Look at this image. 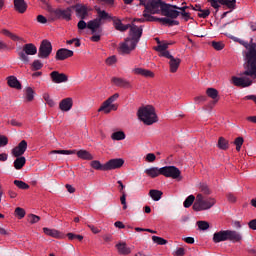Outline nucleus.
I'll use <instances>...</instances> for the list:
<instances>
[{"mask_svg":"<svg viewBox=\"0 0 256 256\" xmlns=\"http://www.w3.org/2000/svg\"><path fill=\"white\" fill-rule=\"evenodd\" d=\"M97 13L98 17L96 19L88 21V29H90L92 33L90 37L92 43H99V41H101V33H103V28H101V25H103L102 21L113 19L105 10L98 9Z\"/></svg>","mask_w":256,"mask_h":256,"instance_id":"obj_1","label":"nucleus"},{"mask_svg":"<svg viewBox=\"0 0 256 256\" xmlns=\"http://www.w3.org/2000/svg\"><path fill=\"white\" fill-rule=\"evenodd\" d=\"M165 2L162 0H140V5L145 7L143 11V17L146 18V21L153 22L157 21V18L152 15H159V13H163V6Z\"/></svg>","mask_w":256,"mask_h":256,"instance_id":"obj_2","label":"nucleus"},{"mask_svg":"<svg viewBox=\"0 0 256 256\" xmlns=\"http://www.w3.org/2000/svg\"><path fill=\"white\" fill-rule=\"evenodd\" d=\"M138 119L144 123V125H153V123H157V113H155V108L151 105H147L145 107L139 108Z\"/></svg>","mask_w":256,"mask_h":256,"instance_id":"obj_3","label":"nucleus"},{"mask_svg":"<svg viewBox=\"0 0 256 256\" xmlns=\"http://www.w3.org/2000/svg\"><path fill=\"white\" fill-rule=\"evenodd\" d=\"M215 203H217V200H215V198H205L203 194H197L192 209L194 211H207L211 209V207H214Z\"/></svg>","mask_w":256,"mask_h":256,"instance_id":"obj_4","label":"nucleus"},{"mask_svg":"<svg viewBox=\"0 0 256 256\" xmlns=\"http://www.w3.org/2000/svg\"><path fill=\"white\" fill-rule=\"evenodd\" d=\"M119 99V93H115L114 95L110 96L106 101L102 103L100 108L98 109V113H105L106 115H109L111 111H117L119 109L118 104H113L115 101Z\"/></svg>","mask_w":256,"mask_h":256,"instance_id":"obj_5","label":"nucleus"},{"mask_svg":"<svg viewBox=\"0 0 256 256\" xmlns=\"http://www.w3.org/2000/svg\"><path fill=\"white\" fill-rule=\"evenodd\" d=\"M51 153L58 155H75L76 153L77 157L83 161H93V154L87 150H53Z\"/></svg>","mask_w":256,"mask_h":256,"instance_id":"obj_6","label":"nucleus"},{"mask_svg":"<svg viewBox=\"0 0 256 256\" xmlns=\"http://www.w3.org/2000/svg\"><path fill=\"white\" fill-rule=\"evenodd\" d=\"M137 49V41L126 38L123 42L119 43L118 53L120 55H131L132 51Z\"/></svg>","mask_w":256,"mask_h":256,"instance_id":"obj_7","label":"nucleus"},{"mask_svg":"<svg viewBox=\"0 0 256 256\" xmlns=\"http://www.w3.org/2000/svg\"><path fill=\"white\" fill-rule=\"evenodd\" d=\"M161 173L164 177L170 179H176L177 181L183 180V176H181V170L175 166H164L161 168Z\"/></svg>","mask_w":256,"mask_h":256,"instance_id":"obj_8","label":"nucleus"},{"mask_svg":"<svg viewBox=\"0 0 256 256\" xmlns=\"http://www.w3.org/2000/svg\"><path fill=\"white\" fill-rule=\"evenodd\" d=\"M51 53H53V45L51 44V41L47 39L42 40L38 49V57L40 59H49Z\"/></svg>","mask_w":256,"mask_h":256,"instance_id":"obj_9","label":"nucleus"},{"mask_svg":"<svg viewBox=\"0 0 256 256\" xmlns=\"http://www.w3.org/2000/svg\"><path fill=\"white\" fill-rule=\"evenodd\" d=\"M20 59L23 63H29V56L27 55H37V46L33 43H28L23 46V51L18 53Z\"/></svg>","mask_w":256,"mask_h":256,"instance_id":"obj_10","label":"nucleus"},{"mask_svg":"<svg viewBox=\"0 0 256 256\" xmlns=\"http://www.w3.org/2000/svg\"><path fill=\"white\" fill-rule=\"evenodd\" d=\"M207 3H210L213 9H216V11H219V8L221 7V5H223L224 7H227V9H235L237 5V0H207Z\"/></svg>","mask_w":256,"mask_h":256,"instance_id":"obj_11","label":"nucleus"},{"mask_svg":"<svg viewBox=\"0 0 256 256\" xmlns=\"http://www.w3.org/2000/svg\"><path fill=\"white\" fill-rule=\"evenodd\" d=\"M179 9L177 5L165 4L163 6L162 15L169 17L170 19H177L179 17Z\"/></svg>","mask_w":256,"mask_h":256,"instance_id":"obj_12","label":"nucleus"},{"mask_svg":"<svg viewBox=\"0 0 256 256\" xmlns=\"http://www.w3.org/2000/svg\"><path fill=\"white\" fill-rule=\"evenodd\" d=\"M129 29H130V32H129L130 40L136 41V43L138 44L143 35V27L141 26L138 27L135 24H130Z\"/></svg>","mask_w":256,"mask_h":256,"instance_id":"obj_13","label":"nucleus"},{"mask_svg":"<svg viewBox=\"0 0 256 256\" xmlns=\"http://www.w3.org/2000/svg\"><path fill=\"white\" fill-rule=\"evenodd\" d=\"M73 7H68L66 9H56L54 10V15L57 19H63L64 21H71Z\"/></svg>","mask_w":256,"mask_h":256,"instance_id":"obj_14","label":"nucleus"},{"mask_svg":"<svg viewBox=\"0 0 256 256\" xmlns=\"http://www.w3.org/2000/svg\"><path fill=\"white\" fill-rule=\"evenodd\" d=\"M166 59H169L170 73H177L179 66L181 65V58H175L171 53L164 54Z\"/></svg>","mask_w":256,"mask_h":256,"instance_id":"obj_15","label":"nucleus"},{"mask_svg":"<svg viewBox=\"0 0 256 256\" xmlns=\"http://www.w3.org/2000/svg\"><path fill=\"white\" fill-rule=\"evenodd\" d=\"M232 83H233V85H235V87L245 88V87H251V85H253V80H251V78H249V77L233 76Z\"/></svg>","mask_w":256,"mask_h":256,"instance_id":"obj_16","label":"nucleus"},{"mask_svg":"<svg viewBox=\"0 0 256 256\" xmlns=\"http://www.w3.org/2000/svg\"><path fill=\"white\" fill-rule=\"evenodd\" d=\"M27 141L26 140H21L17 146H15L12 151L11 154L13 155V157H21L23 155H25V151H27Z\"/></svg>","mask_w":256,"mask_h":256,"instance_id":"obj_17","label":"nucleus"},{"mask_svg":"<svg viewBox=\"0 0 256 256\" xmlns=\"http://www.w3.org/2000/svg\"><path fill=\"white\" fill-rule=\"evenodd\" d=\"M125 165L123 158H114L106 162V171H113L115 169H121Z\"/></svg>","mask_w":256,"mask_h":256,"instance_id":"obj_18","label":"nucleus"},{"mask_svg":"<svg viewBox=\"0 0 256 256\" xmlns=\"http://www.w3.org/2000/svg\"><path fill=\"white\" fill-rule=\"evenodd\" d=\"M73 55H75L73 50H69L67 48H60L56 52L55 59L56 61H65V59H69L73 57Z\"/></svg>","mask_w":256,"mask_h":256,"instance_id":"obj_19","label":"nucleus"},{"mask_svg":"<svg viewBox=\"0 0 256 256\" xmlns=\"http://www.w3.org/2000/svg\"><path fill=\"white\" fill-rule=\"evenodd\" d=\"M72 9L76 10V16L79 19H87L89 17V8L83 4H76L75 6H72Z\"/></svg>","mask_w":256,"mask_h":256,"instance_id":"obj_20","label":"nucleus"},{"mask_svg":"<svg viewBox=\"0 0 256 256\" xmlns=\"http://www.w3.org/2000/svg\"><path fill=\"white\" fill-rule=\"evenodd\" d=\"M50 78L52 83H67L69 81V77L65 73H59V71H52L50 73Z\"/></svg>","mask_w":256,"mask_h":256,"instance_id":"obj_21","label":"nucleus"},{"mask_svg":"<svg viewBox=\"0 0 256 256\" xmlns=\"http://www.w3.org/2000/svg\"><path fill=\"white\" fill-rule=\"evenodd\" d=\"M111 83L116 87H121L122 89H133V85L125 78L113 77Z\"/></svg>","mask_w":256,"mask_h":256,"instance_id":"obj_22","label":"nucleus"},{"mask_svg":"<svg viewBox=\"0 0 256 256\" xmlns=\"http://www.w3.org/2000/svg\"><path fill=\"white\" fill-rule=\"evenodd\" d=\"M59 109L64 113L71 111V109H73V98L67 97L62 99L59 103Z\"/></svg>","mask_w":256,"mask_h":256,"instance_id":"obj_23","label":"nucleus"},{"mask_svg":"<svg viewBox=\"0 0 256 256\" xmlns=\"http://www.w3.org/2000/svg\"><path fill=\"white\" fill-rule=\"evenodd\" d=\"M227 231V241L232 243H241L243 241V236L241 233L235 230H226Z\"/></svg>","mask_w":256,"mask_h":256,"instance_id":"obj_24","label":"nucleus"},{"mask_svg":"<svg viewBox=\"0 0 256 256\" xmlns=\"http://www.w3.org/2000/svg\"><path fill=\"white\" fill-rule=\"evenodd\" d=\"M111 21H113V25L116 29V31H121L122 33L127 31L129 29V27H131V24H123V22H121V19L117 18V17H112Z\"/></svg>","mask_w":256,"mask_h":256,"instance_id":"obj_25","label":"nucleus"},{"mask_svg":"<svg viewBox=\"0 0 256 256\" xmlns=\"http://www.w3.org/2000/svg\"><path fill=\"white\" fill-rule=\"evenodd\" d=\"M6 81L8 87H11V89H17L18 91H21V89H23L21 82L15 76H8L6 78Z\"/></svg>","mask_w":256,"mask_h":256,"instance_id":"obj_26","label":"nucleus"},{"mask_svg":"<svg viewBox=\"0 0 256 256\" xmlns=\"http://www.w3.org/2000/svg\"><path fill=\"white\" fill-rule=\"evenodd\" d=\"M132 73H134V75H141L142 77L149 79H153V77H155V73H153V71L147 70L145 68H134Z\"/></svg>","mask_w":256,"mask_h":256,"instance_id":"obj_27","label":"nucleus"},{"mask_svg":"<svg viewBox=\"0 0 256 256\" xmlns=\"http://www.w3.org/2000/svg\"><path fill=\"white\" fill-rule=\"evenodd\" d=\"M156 41H158V45L157 47L155 48V51H158L159 54V57H165L166 53H171L169 52V43L167 42H159V38H156Z\"/></svg>","mask_w":256,"mask_h":256,"instance_id":"obj_28","label":"nucleus"},{"mask_svg":"<svg viewBox=\"0 0 256 256\" xmlns=\"http://www.w3.org/2000/svg\"><path fill=\"white\" fill-rule=\"evenodd\" d=\"M27 7L25 0H14V10L17 11V13L23 15V13L27 12Z\"/></svg>","mask_w":256,"mask_h":256,"instance_id":"obj_29","label":"nucleus"},{"mask_svg":"<svg viewBox=\"0 0 256 256\" xmlns=\"http://www.w3.org/2000/svg\"><path fill=\"white\" fill-rule=\"evenodd\" d=\"M187 9H189V7H187V6H182V7L178 8L179 15L185 23H187V21H193L191 12H189Z\"/></svg>","mask_w":256,"mask_h":256,"instance_id":"obj_30","label":"nucleus"},{"mask_svg":"<svg viewBox=\"0 0 256 256\" xmlns=\"http://www.w3.org/2000/svg\"><path fill=\"white\" fill-rule=\"evenodd\" d=\"M43 232L48 237H53L54 239H63V234L59 232V230H55L51 228H43Z\"/></svg>","mask_w":256,"mask_h":256,"instance_id":"obj_31","label":"nucleus"},{"mask_svg":"<svg viewBox=\"0 0 256 256\" xmlns=\"http://www.w3.org/2000/svg\"><path fill=\"white\" fill-rule=\"evenodd\" d=\"M116 249L119 255H131V248L127 247V243L125 242L116 244Z\"/></svg>","mask_w":256,"mask_h":256,"instance_id":"obj_32","label":"nucleus"},{"mask_svg":"<svg viewBox=\"0 0 256 256\" xmlns=\"http://www.w3.org/2000/svg\"><path fill=\"white\" fill-rule=\"evenodd\" d=\"M193 11H198V17L199 19H207L211 15V10L209 9H202L201 5H195L193 8Z\"/></svg>","mask_w":256,"mask_h":256,"instance_id":"obj_33","label":"nucleus"},{"mask_svg":"<svg viewBox=\"0 0 256 256\" xmlns=\"http://www.w3.org/2000/svg\"><path fill=\"white\" fill-rule=\"evenodd\" d=\"M213 241L215 243H221L223 241H227V230H221L219 232L214 233Z\"/></svg>","mask_w":256,"mask_h":256,"instance_id":"obj_34","label":"nucleus"},{"mask_svg":"<svg viewBox=\"0 0 256 256\" xmlns=\"http://www.w3.org/2000/svg\"><path fill=\"white\" fill-rule=\"evenodd\" d=\"M144 173L148 177H151V179H155V178L159 177V175H162L161 168H157V167H152V168L146 169L144 171Z\"/></svg>","mask_w":256,"mask_h":256,"instance_id":"obj_35","label":"nucleus"},{"mask_svg":"<svg viewBox=\"0 0 256 256\" xmlns=\"http://www.w3.org/2000/svg\"><path fill=\"white\" fill-rule=\"evenodd\" d=\"M0 33L1 35H4V37H9V39H11L12 41H20V42L23 41L22 37H19L17 34L12 33L7 29H2Z\"/></svg>","mask_w":256,"mask_h":256,"instance_id":"obj_36","label":"nucleus"},{"mask_svg":"<svg viewBox=\"0 0 256 256\" xmlns=\"http://www.w3.org/2000/svg\"><path fill=\"white\" fill-rule=\"evenodd\" d=\"M206 95L210 97V99H213L215 103L219 101V91L215 88H207Z\"/></svg>","mask_w":256,"mask_h":256,"instance_id":"obj_37","label":"nucleus"},{"mask_svg":"<svg viewBox=\"0 0 256 256\" xmlns=\"http://www.w3.org/2000/svg\"><path fill=\"white\" fill-rule=\"evenodd\" d=\"M156 21L162 23V25H168V27H173L179 25V21L173 20V18H156Z\"/></svg>","mask_w":256,"mask_h":256,"instance_id":"obj_38","label":"nucleus"},{"mask_svg":"<svg viewBox=\"0 0 256 256\" xmlns=\"http://www.w3.org/2000/svg\"><path fill=\"white\" fill-rule=\"evenodd\" d=\"M26 163L27 159H25L24 156L16 157V159L14 160V168L19 171L22 167H25Z\"/></svg>","mask_w":256,"mask_h":256,"instance_id":"obj_39","label":"nucleus"},{"mask_svg":"<svg viewBox=\"0 0 256 256\" xmlns=\"http://www.w3.org/2000/svg\"><path fill=\"white\" fill-rule=\"evenodd\" d=\"M217 147L222 151H227L229 149V140L225 139V137H219Z\"/></svg>","mask_w":256,"mask_h":256,"instance_id":"obj_40","label":"nucleus"},{"mask_svg":"<svg viewBox=\"0 0 256 256\" xmlns=\"http://www.w3.org/2000/svg\"><path fill=\"white\" fill-rule=\"evenodd\" d=\"M92 169H95L96 171H107L106 170V164H101L99 160H94L90 163Z\"/></svg>","mask_w":256,"mask_h":256,"instance_id":"obj_41","label":"nucleus"},{"mask_svg":"<svg viewBox=\"0 0 256 256\" xmlns=\"http://www.w3.org/2000/svg\"><path fill=\"white\" fill-rule=\"evenodd\" d=\"M149 196L153 201H159L161 197H163V192H161V190L152 189L149 191Z\"/></svg>","mask_w":256,"mask_h":256,"instance_id":"obj_42","label":"nucleus"},{"mask_svg":"<svg viewBox=\"0 0 256 256\" xmlns=\"http://www.w3.org/2000/svg\"><path fill=\"white\" fill-rule=\"evenodd\" d=\"M26 101L31 103L35 99V91L31 87H26L25 89Z\"/></svg>","mask_w":256,"mask_h":256,"instance_id":"obj_43","label":"nucleus"},{"mask_svg":"<svg viewBox=\"0 0 256 256\" xmlns=\"http://www.w3.org/2000/svg\"><path fill=\"white\" fill-rule=\"evenodd\" d=\"M111 139H113V141H123V139H125V132L123 131L114 132L111 135Z\"/></svg>","mask_w":256,"mask_h":256,"instance_id":"obj_44","label":"nucleus"},{"mask_svg":"<svg viewBox=\"0 0 256 256\" xmlns=\"http://www.w3.org/2000/svg\"><path fill=\"white\" fill-rule=\"evenodd\" d=\"M40 69H43V62L41 60H34L31 64V70L40 71Z\"/></svg>","mask_w":256,"mask_h":256,"instance_id":"obj_45","label":"nucleus"},{"mask_svg":"<svg viewBox=\"0 0 256 256\" xmlns=\"http://www.w3.org/2000/svg\"><path fill=\"white\" fill-rule=\"evenodd\" d=\"M14 185L18 187V189L27 190L29 189V184L25 183L21 180H14Z\"/></svg>","mask_w":256,"mask_h":256,"instance_id":"obj_46","label":"nucleus"},{"mask_svg":"<svg viewBox=\"0 0 256 256\" xmlns=\"http://www.w3.org/2000/svg\"><path fill=\"white\" fill-rule=\"evenodd\" d=\"M193 203H195V197L193 195H190L185 199L183 205L186 209H189V207H191Z\"/></svg>","mask_w":256,"mask_h":256,"instance_id":"obj_47","label":"nucleus"},{"mask_svg":"<svg viewBox=\"0 0 256 256\" xmlns=\"http://www.w3.org/2000/svg\"><path fill=\"white\" fill-rule=\"evenodd\" d=\"M152 241L156 243V245H167V240L159 236H152Z\"/></svg>","mask_w":256,"mask_h":256,"instance_id":"obj_48","label":"nucleus"},{"mask_svg":"<svg viewBox=\"0 0 256 256\" xmlns=\"http://www.w3.org/2000/svg\"><path fill=\"white\" fill-rule=\"evenodd\" d=\"M245 142V140L243 139V137H237L234 140V145L236 146V151H241V147H243V143Z\"/></svg>","mask_w":256,"mask_h":256,"instance_id":"obj_49","label":"nucleus"},{"mask_svg":"<svg viewBox=\"0 0 256 256\" xmlns=\"http://www.w3.org/2000/svg\"><path fill=\"white\" fill-rule=\"evenodd\" d=\"M43 99L44 101H46L47 105L50 107H55V101L52 100L51 96L49 95V93H44L43 94Z\"/></svg>","mask_w":256,"mask_h":256,"instance_id":"obj_50","label":"nucleus"},{"mask_svg":"<svg viewBox=\"0 0 256 256\" xmlns=\"http://www.w3.org/2000/svg\"><path fill=\"white\" fill-rule=\"evenodd\" d=\"M14 214L16 217H18V219H23L26 215V212H25V209L21 207H17L14 211Z\"/></svg>","mask_w":256,"mask_h":256,"instance_id":"obj_51","label":"nucleus"},{"mask_svg":"<svg viewBox=\"0 0 256 256\" xmlns=\"http://www.w3.org/2000/svg\"><path fill=\"white\" fill-rule=\"evenodd\" d=\"M212 47L216 51H223V49H225V44L223 42L212 41Z\"/></svg>","mask_w":256,"mask_h":256,"instance_id":"obj_52","label":"nucleus"},{"mask_svg":"<svg viewBox=\"0 0 256 256\" xmlns=\"http://www.w3.org/2000/svg\"><path fill=\"white\" fill-rule=\"evenodd\" d=\"M197 225L200 231H207V229H209V222L207 221H198Z\"/></svg>","mask_w":256,"mask_h":256,"instance_id":"obj_53","label":"nucleus"},{"mask_svg":"<svg viewBox=\"0 0 256 256\" xmlns=\"http://www.w3.org/2000/svg\"><path fill=\"white\" fill-rule=\"evenodd\" d=\"M28 221L31 223V225H33L35 223H39V221H41V217H39L35 214H30L28 216Z\"/></svg>","mask_w":256,"mask_h":256,"instance_id":"obj_54","label":"nucleus"},{"mask_svg":"<svg viewBox=\"0 0 256 256\" xmlns=\"http://www.w3.org/2000/svg\"><path fill=\"white\" fill-rule=\"evenodd\" d=\"M200 191L203 193V195H211V189H209V186L206 184H201L200 185Z\"/></svg>","mask_w":256,"mask_h":256,"instance_id":"obj_55","label":"nucleus"},{"mask_svg":"<svg viewBox=\"0 0 256 256\" xmlns=\"http://www.w3.org/2000/svg\"><path fill=\"white\" fill-rule=\"evenodd\" d=\"M89 22L86 23L83 19H81L78 24L77 27L80 31H83L84 29H89Z\"/></svg>","mask_w":256,"mask_h":256,"instance_id":"obj_56","label":"nucleus"},{"mask_svg":"<svg viewBox=\"0 0 256 256\" xmlns=\"http://www.w3.org/2000/svg\"><path fill=\"white\" fill-rule=\"evenodd\" d=\"M75 45V47H81V40H79V38H73L71 40H67L66 44L67 45Z\"/></svg>","mask_w":256,"mask_h":256,"instance_id":"obj_57","label":"nucleus"},{"mask_svg":"<svg viewBox=\"0 0 256 256\" xmlns=\"http://www.w3.org/2000/svg\"><path fill=\"white\" fill-rule=\"evenodd\" d=\"M67 237H68L69 241H73L74 239L81 241L83 239V235L73 234V233H68Z\"/></svg>","mask_w":256,"mask_h":256,"instance_id":"obj_58","label":"nucleus"},{"mask_svg":"<svg viewBox=\"0 0 256 256\" xmlns=\"http://www.w3.org/2000/svg\"><path fill=\"white\" fill-rule=\"evenodd\" d=\"M121 205H123V210L127 209V193H123L120 197Z\"/></svg>","mask_w":256,"mask_h":256,"instance_id":"obj_59","label":"nucleus"},{"mask_svg":"<svg viewBox=\"0 0 256 256\" xmlns=\"http://www.w3.org/2000/svg\"><path fill=\"white\" fill-rule=\"evenodd\" d=\"M106 65H115L117 63V56H110L105 61Z\"/></svg>","mask_w":256,"mask_h":256,"instance_id":"obj_60","label":"nucleus"},{"mask_svg":"<svg viewBox=\"0 0 256 256\" xmlns=\"http://www.w3.org/2000/svg\"><path fill=\"white\" fill-rule=\"evenodd\" d=\"M9 143V138L5 135H0V147H5Z\"/></svg>","mask_w":256,"mask_h":256,"instance_id":"obj_61","label":"nucleus"},{"mask_svg":"<svg viewBox=\"0 0 256 256\" xmlns=\"http://www.w3.org/2000/svg\"><path fill=\"white\" fill-rule=\"evenodd\" d=\"M174 256H185V248H178L176 251H174Z\"/></svg>","mask_w":256,"mask_h":256,"instance_id":"obj_62","label":"nucleus"},{"mask_svg":"<svg viewBox=\"0 0 256 256\" xmlns=\"http://www.w3.org/2000/svg\"><path fill=\"white\" fill-rule=\"evenodd\" d=\"M194 101L195 103H205V101H207V96H196Z\"/></svg>","mask_w":256,"mask_h":256,"instance_id":"obj_63","label":"nucleus"},{"mask_svg":"<svg viewBox=\"0 0 256 256\" xmlns=\"http://www.w3.org/2000/svg\"><path fill=\"white\" fill-rule=\"evenodd\" d=\"M249 229H252V231H256V219L250 220L248 222Z\"/></svg>","mask_w":256,"mask_h":256,"instance_id":"obj_64","label":"nucleus"}]
</instances>
